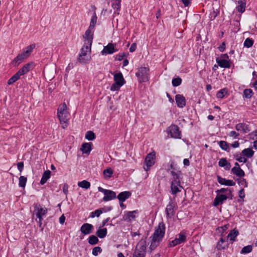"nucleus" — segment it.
Wrapping results in <instances>:
<instances>
[{
    "mask_svg": "<svg viewBox=\"0 0 257 257\" xmlns=\"http://www.w3.org/2000/svg\"><path fill=\"white\" fill-rule=\"evenodd\" d=\"M97 17L95 12H94L92 16L91 17L89 26L87 30L85 31L84 35L83 36V38H86V41L87 42L86 44H88L90 47L92 45V41L93 39V33L91 34V31L93 30L97 22Z\"/></svg>",
    "mask_w": 257,
    "mask_h": 257,
    "instance_id": "obj_1",
    "label": "nucleus"
},
{
    "mask_svg": "<svg viewBox=\"0 0 257 257\" xmlns=\"http://www.w3.org/2000/svg\"><path fill=\"white\" fill-rule=\"evenodd\" d=\"M149 68L146 67H141L138 69V71L136 73V76L140 83L147 82L149 80Z\"/></svg>",
    "mask_w": 257,
    "mask_h": 257,
    "instance_id": "obj_2",
    "label": "nucleus"
},
{
    "mask_svg": "<svg viewBox=\"0 0 257 257\" xmlns=\"http://www.w3.org/2000/svg\"><path fill=\"white\" fill-rule=\"evenodd\" d=\"M141 239L136 246V251L133 257H145L146 252L147 243L146 238Z\"/></svg>",
    "mask_w": 257,
    "mask_h": 257,
    "instance_id": "obj_3",
    "label": "nucleus"
},
{
    "mask_svg": "<svg viewBox=\"0 0 257 257\" xmlns=\"http://www.w3.org/2000/svg\"><path fill=\"white\" fill-rule=\"evenodd\" d=\"M165 224L163 221L160 222L157 227H156L155 231L152 235V237L160 240H162L165 233Z\"/></svg>",
    "mask_w": 257,
    "mask_h": 257,
    "instance_id": "obj_4",
    "label": "nucleus"
},
{
    "mask_svg": "<svg viewBox=\"0 0 257 257\" xmlns=\"http://www.w3.org/2000/svg\"><path fill=\"white\" fill-rule=\"evenodd\" d=\"M98 190L104 194V196L102 198V201H110L116 198V193L112 190L105 189L101 187H98Z\"/></svg>",
    "mask_w": 257,
    "mask_h": 257,
    "instance_id": "obj_5",
    "label": "nucleus"
},
{
    "mask_svg": "<svg viewBox=\"0 0 257 257\" xmlns=\"http://www.w3.org/2000/svg\"><path fill=\"white\" fill-rule=\"evenodd\" d=\"M168 134L171 138L174 139L181 138V132L179 126L176 124H171L168 128Z\"/></svg>",
    "mask_w": 257,
    "mask_h": 257,
    "instance_id": "obj_6",
    "label": "nucleus"
},
{
    "mask_svg": "<svg viewBox=\"0 0 257 257\" xmlns=\"http://www.w3.org/2000/svg\"><path fill=\"white\" fill-rule=\"evenodd\" d=\"M34 214L36 217L45 216L48 213V209L46 207H43L40 203H35L34 204Z\"/></svg>",
    "mask_w": 257,
    "mask_h": 257,
    "instance_id": "obj_7",
    "label": "nucleus"
},
{
    "mask_svg": "<svg viewBox=\"0 0 257 257\" xmlns=\"http://www.w3.org/2000/svg\"><path fill=\"white\" fill-rule=\"evenodd\" d=\"M156 159L155 153H150L146 156L145 161L144 168L146 171H148L150 167L155 164V160Z\"/></svg>",
    "mask_w": 257,
    "mask_h": 257,
    "instance_id": "obj_8",
    "label": "nucleus"
},
{
    "mask_svg": "<svg viewBox=\"0 0 257 257\" xmlns=\"http://www.w3.org/2000/svg\"><path fill=\"white\" fill-rule=\"evenodd\" d=\"M176 203L173 201L171 197H169V202L165 209L166 217L167 218L171 219L175 215L174 208L176 205Z\"/></svg>",
    "mask_w": 257,
    "mask_h": 257,
    "instance_id": "obj_9",
    "label": "nucleus"
},
{
    "mask_svg": "<svg viewBox=\"0 0 257 257\" xmlns=\"http://www.w3.org/2000/svg\"><path fill=\"white\" fill-rule=\"evenodd\" d=\"M116 43H109L106 46H104L103 49L101 51L102 55L112 54L118 51V49L115 48Z\"/></svg>",
    "mask_w": 257,
    "mask_h": 257,
    "instance_id": "obj_10",
    "label": "nucleus"
},
{
    "mask_svg": "<svg viewBox=\"0 0 257 257\" xmlns=\"http://www.w3.org/2000/svg\"><path fill=\"white\" fill-rule=\"evenodd\" d=\"M35 66V63L33 61H31L24 65L17 73L21 76L28 73L30 70L33 69Z\"/></svg>",
    "mask_w": 257,
    "mask_h": 257,
    "instance_id": "obj_11",
    "label": "nucleus"
},
{
    "mask_svg": "<svg viewBox=\"0 0 257 257\" xmlns=\"http://www.w3.org/2000/svg\"><path fill=\"white\" fill-rule=\"evenodd\" d=\"M123 215L122 219L126 222H131L132 219H135L136 217L135 214H138L139 211L138 210L132 211H125Z\"/></svg>",
    "mask_w": 257,
    "mask_h": 257,
    "instance_id": "obj_12",
    "label": "nucleus"
},
{
    "mask_svg": "<svg viewBox=\"0 0 257 257\" xmlns=\"http://www.w3.org/2000/svg\"><path fill=\"white\" fill-rule=\"evenodd\" d=\"M94 227L91 224L85 223L81 225L80 230L83 235H87L91 233Z\"/></svg>",
    "mask_w": 257,
    "mask_h": 257,
    "instance_id": "obj_13",
    "label": "nucleus"
},
{
    "mask_svg": "<svg viewBox=\"0 0 257 257\" xmlns=\"http://www.w3.org/2000/svg\"><path fill=\"white\" fill-rule=\"evenodd\" d=\"M113 79L115 82L123 85L126 81L123 78L122 73L120 71H116L113 73Z\"/></svg>",
    "mask_w": 257,
    "mask_h": 257,
    "instance_id": "obj_14",
    "label": "nucleus"
},
{
    "mask_svg": "<svg viewBox=\"0 0 257 257\" xmlns=\"http://www.w3.org/2000/svg\"><path fill=\"white\" fill-rule=\"evenodd\" d=\"M28 57L23 53L19 54L12 61V64L15 67L18 66Z\"/></svg>",
    "mask_w": 257,
    "mask_h": 257,
    "instance_id": "obj_15",
    "label": "nucleus"
},
{
    "mask_svg": "<svg viewBox=\"0 0 257 257\" xmlns=\"http://www.w3.org/2000/svg\"><path fill=\"white\" fill-rule=\"evenodd\" d=\"M216 63L218 65L223 68H230L231 67V61L230 60L220 59L219 57L216 58Z\"/></svg>",
    "mask_w": 257,
    "mask_h": 257,
    "instance_id": "obj_16",
    "label": "nucleus"
},
{
    "mask_svg": "<svg viewBox=\"0 0 257 257\" xmlns=\"http://www.w3.org/2000/svg\"><path fill=\"white\" fill-rule=\"evenodd\" d=\"M217 180L218 182L222 185H225L227 186H233L235 185V182L231 180L226 179L222 178L221 176L217 175Z\"/></svg>",
    "mask_w": 257,
    "mask_h": 257,
    "instance_id": "obj_17",
    "label": "nucleus"
},
{
    "mask_svg": "<svg viewBox=\"0 0 257 257\" xmlns=\"http://www.w3.org/2000/svg\"><path fill=\"white\" fill-rule=\"evenodd\" d=\"M177 106L179 108H183L186 105V99L182 94H177L175 96Z\"/></svg>",
    "mask_w": 257,
    "mask_h": 257,
    "instance_id": "obj_18",
    "label": "nucleus"
},
{
    "mask_svg": "<svg viewBox=\"0 0 257 257\" xmlns=\"http://www.w3.org/2000/svg\"><path fill=\"white\" fill-rule=\"evenodd\" d=\"M226 200L227 197L226 195L223 194H221V195H217L214 199L213 205L216 207L219 204H223Z\"/></svg>",
    "mask_w": 257,
    "mask_h": 257,
    "instance_id": "obj_19",
    "label": "nucleus"
},
{
    "mask_svg": "<svg viewBox=\"0 0 257 257\" xmlns=\"http://www.w3.org/2000/svg\"><path fill=\"white\" fill-rule=\"evenodd\" d=\"M92 146L91 143H83L80 150L83 154L89 155L92 149Z\"/></svg>",
    "mask_w": 257,
    "mask_h": 257,
    "instance_id": "obj_20",
    "label": "nucleus"
},
{
    "mask_svg": "<svg viewBox=\"0 0 257 257\" xmlns=\"http://www.w3.org/2000/svg\"><path fill=\"white\" fill-rule=\"evenodd\" d=\"M235 128L237 131H241L243 133H247L250 131L249 125L245 123H237Z\"/></svg>",
    "mask_w": 257,
    "mask_h": 257,
    "instance_id": "obj_21",
    "label": "nucleus"
},
{
    "mask_svg": "<svg viewBox=\"0 0 257 257\" xmlns=\"http://www.w3.org/2000/svg\"><path fill=\"white\" fill-rule=\"evenodd\" d=\"M132 193L128 191H125L120 192L116 198L118 199L119 201L124 202L126 199L131 197Z\"/></svg>",
    "mask_w": 257,
    "mask_h": 257,
    "instance_id": "obj_22",
    "label": "nucleus"
},
{
    "mask_svg": "<svg viewBox=\"0 0 257 257\" xmlns=\"http://www.w3.org/2000/svg\"><path fill=\"white\" fill-rule=\"evenodd\" d=\"M239 231L236 228H235L231 230L226 236L227 240L229 239L230 241L232 243L233 241H236V237L238 235Z\"/></svg>",
    "mask_w": 257,
    "mask_h": 257,
    "instance_id": "obj_23",
    "label": "nucleus"
},
{
    "mask_svg": "<svg viewBox=\"0 0 257 257\" xmlns=\"http://www.w3.org/2000/svg\"><path fill=\"white\" fill-rule=\"evenodd\" d=\"M237 3L238 4V6L236 7V11L241 13H243L245 11L246 8V1L245 0H238L237 1Z\"/></svg>",
    "mask_w": 257,
    "mask_h": 257,
    "instance_id": "obj_24",
    "label": "nucleus"
},
{
    "mask_svg": "<svg viewBox=\"0 0 257 257\" xmlns=\"http://www.w3.org/2000/svg\"><path fill=\"white\" fill-rule=\"evenodd\" d=\"M171 174L173 177V180L172 182H177L178 184L180 185L181 183L180 179H182V178L180 177V176L182 174L181 171L180 170L177 172L171 171Z\"/></svg>",
    "mask_w": 257,
    "mask_h": 257,
    "instance_id": "obj_25",
    "label": "nucleus"
},
{
    "mask_svg": "<svg viewBox=\"0 0 257 257\" xmlns=\"http://www.w3.org/2000/svg\"><path fill=\"white\" fill-rule=\"evenodd\" d=\"M58 117L60 120L61 123H65V126H63L62 127L65 128V127L68 126V123L69 121V119L67 118V113H61L57 114Z\"/></svg>",
    "mask_w": 257,
    "mask_h": 257,
    "instance_id": "obj_26",
    "label": "nucleus"
},
{
    "mask_svg": "<svg viewBox=\"0 0 257 257\" xmlns=\"http://www.w3.org/2000/svg\"><path fill=\"white\" fill-rule=\"evenodd\" d=\"M51 172L50 170H47L44 172L40 182V185H44L47 182L51 177Z\"/></svg>",
    "mask_w": 257,
    "mask_h": 257,
    "instance_id": "obj_27",
    "label": "nucleus"
},
{
    "mask_svg": "<svg viewBox=\"0 0 257 257\" xmlns=\"http://www.w3.org/2000/svg\"><path fill=\"white\" fill-rule=\"evenodd\" d=\"M121 0H114L111 4L112 8L115 10V14L118 15L119 12L120 11Z\"/></svg>",
    "mask_w": 257,
    "mask_h": 257,
    "instance_id": "obj_28",
    "label": "nucleus"
},
{
    "mask_svg": "<svg viewBox=\"0 0 257 257\" xmlns=\"http://www.w3.org/2000/svg\"><path fill=\"white\" fill-rule=\"evenodd\" d=\"M107 233V229L106 228H102L99 227L98 229L96 232V235L100 238H104Z\"/></svg>",
    "mask_w": 257,
    "mask_h": 257,
    "instance_id": "obj_29",
    "label": "nucleus"
},
{
    "mask_svg": "<svg viewBox=\"0 0 257 257\" xmlns=\"http://www.w3.org/2000/svg\"><path fill=\"white\" fill-rule=\"evenodd\" d=\"M178 186L182 188L180 184H178L177 182H172L171 185V192L172 194L175 195L181 192V190L179 189Z\"/></svg>",
    "mask_w": 257,
    "mask_h": 257,
    "instance_id": "obj_30",
    "label": "nucleus"
},
{
    "mask_svg": "<svg viewBox=\"0 0 257 257\" xmlns=\"http://www.w3.org/2000/svg\"><path fill=\"white\" fill-rule=\"evenodd\" d=\"M231 172L235 175L236 176L239 177H242L245 176V173L240 167H233L231 169Z\"/></svg>",
    "mask_w": 257,
    "mask_h": 257,
    "instance_id": "obj_31",
    "label": "nucleus"
},
{
    "mask_svg": "<svg viewBox=\"0 0 257 257\" xmlns=\"http://www.w3.org/2000/svg\"><path fill=\"white\" fill-rule=\"evenodd\" d=\"M85 39L84 40V45L82 47V48L80 50V53L79 55H82L86 56L87 55V52L88 50L90 51L91 46L89 47V45L88 44H86L87 41H86V38H84Z\"/></svg>",
    "mask_w": 257,
    "mask_h": 257,
    "instance_id": "obj_32",
    "label": "nucleus"
},
{
    "mask_svg": "<svg viewBox=\"0 0 257 257\" xmlns=\"http://www.w3.org/2000/svg\"><path fill=\"white\" fill-rule=\"evenodd\" d=\"M91 60L90 56H86L82 55H78L77 61L79 63L81 64H88Z\"/></svg>",
    "mask_w": 257,
    "mask_h": 257,
    "instance_id": "obj_33",
    "label": "nucleus"
},
{
    "mask_svg": "<svg viewBox=\"0 0 257 257\" xmlns=\"http://www.w3.org/2000/svg\"><path fill=\"white\" fill-rule=\"evenodd\" d=\"M176 238L180 244L186 242L187 239L185 232L184 231H181L176 235Z\"/></svg>",
    "mask_w": 257,
    "mask_h": 257,
    "instance_id": "obj_34",
    "label": "nucleus"
},
{
    "mask_svg": "<svg viewBox=\"0 0 257 257\" xmlns=\"http://www.w3.org/2000/svg\"><path fill=\"white\" fill-rule=\"evenodd\" d=\"M254 153V152L250 148L244 149L241 152V154L243 156L248 158L252 157L253 156Z\"/></svg>",
    "mask_w": 257,
    "mask_h": 257,
    "instance_id": "obj_35",
    "label": "nucleus"
},
{
    "mask_svg": "<svg viewBox=\"0 0 257 257\" xmlns=\"http://www.w3.org/2000/svg\"><path fill=\"white\" fill-rule=\"evenodd\" d=\"M228 93V89L226 88H223L221 89L219 91H218L216 93V97L217 98H223L225 95Z\"/></svg>",
    "mask_w": 257,
    "mask_h": 257,
    "instance_id": "obj_36",
    "label": "nucleus"
},
{
    "mask_svg": "<svg viewBox=\"0 0 257 257\" xmlns=\"http://www.w3.org/2000/svg\"><path fill=\"white\" fill-rule=\"evenodd\" d=\"M104 209L105 207L97 209L94 211L91 212L89 217L91 218H94L95 216L98 217L103 213V210Z\"/></svg>",
    "mask_w": 257,
    "mask_h": 257,
    "instance_id": "obj_37",
    "label": "nucleus"
},
{
    "mask_svg": "<svg viewBox=\"0 0 257 257\" xmlns=\"http://www.w3.org/2000/svg\"><path fill=\"white\" fill-rule=\"evenodd\" d=\"M220 148L227 152H229L230 148H229V144L224 141H220L218 143Z\"/></svg>",
    "mask_w": 257,
    "mask_h": 257,
    "instance_id": "obj_38",
    "label": "nucleus"
},
{
    "mask_svg": "<svg viewBox=\"0 0 257 257\" xmlns=\"http://www.w3.org/2000/svg\"><path fill=\"white\" fill-rule=\"evenodd\" d=\"M36 47L35 44H32L29 46H28L26 48V50L24 51L23 52L28 57H29L32 52L33 49Z\"/></svg>",
    "mask_w": 257,
    "mask_h": 257,
    "instance_id": "obj_39",
    "label": "nucleus"
},
{
    "mask_svg": "<svg viewBox=\"0 0 257 257\" xmlns=\"http://www.w3.org/2000/svg\"><path fill=\"white\" fill-rule=\"evenodd\" d=\"M253 94L252 90L250 88H246L243 90V97L246 99L250 98Z\"/></svg>",
    "mask_w": 257,
    "mask_h": 257,
    "instance_id": "obj_40",
    "label": "nucleus"
},
{
    "mask_svg": "<svg viewBox=\"0 0 257 257\" xmlns=\"http://www.w3.org/2000/svg\"><path fill=\"white\" fill-rule=\"evenodd\" d=\"M162 241V240H160L159 239H157V238L155 239L153 237H152L151 244L150 246V249H151V251L155 249L156 247L159 245L160 242Z\"/></svg>",
    "mask_w": 257,
    "mask_h": 257,
    "instance_id": "obj_41",
    "label": "nucleus"
},
{
    "mask_svg": "<svg viewBox=\"0 0 257 257\" xmlns=\"http://www.w3.org/2000/svg\"><path fill=\"white\" fill-rule=\"evenodd\" d=\"M21 76L17 73H15L12 77H11L8 81L7 83L9 85L13 84L14 83L16 82L19 79Z\"/></svg>",
    "mask_w": 257,
    "mask_h": 257,
    "instance_id": "obj_42",
    "label": "nucleus"
},
{
    "mask_svg": "<svg viewBox=\"0 0 257 257\" xmlns=\"http://www.w3.org/2000/svg\"><path fill=\"white\" fill-rule=\"evenodd\" d=\"M78 186L82 188L88 189L90 187V183L87 180H83L78 183Z\"/></svg>",
    "mask_w": 257,
    "mask_h": 257,
    "instance_id": "obj_43",
    "label": "nucleus"
},
{
    "mask_svg": "<svg viewBox=\"0 0 257 257\" xmlns=\"http://www.w3.org/2000/svg\"><path fill=\"white\" fill-rule=\"evenodd\" d=\"M99 241L98 237L95 235H91L89 236L88 238V242L91 245H95Z\"/></svg>",
    "mask_w": 257,
    "mask_h": 257,
    "instance_id": "obj_44",
    "label": "nucleus"
},
{
    "mask_svg": "<svg viewBox=\"0 0 257 257\" xmlns=\"http://www.w3.org/2000/svg\"><path fill=\"white\" fill-rule=\"evenodd\" d=\"M85 138L88 141H93L96 138V135L92 131H89L86 132Z\"/></svg>",
    "mask_w": 257,
    "mask_h": 257,
    "instance_id": "obj_45",
    "label": "nucleus"
},
{
    "mask_svg": "<svg viewBox=\"0 0 257 257\" xmlns=\"http://www.w3.org/2000/svg\"><path fill=\"white\" fill-rule=\"evenodd\" d=\"M254 43V41L252 38H246L243 43V46L247 48L251 47Z\"/></svg>",
    "mask_w": 257,
    "mask_h": 257,
    "instance_id": "obj_46",
    "label": "nucleus"
},
{
    "mask_svg": "<svg viewBox=\"0 0 257 257\" xmlns=\"http://www.w3.org/2000/svg\"><path fill=\"white\" fill-rule=\"evenodd\" d=\"M182 79L179 76L173 78L172 80V84L174 87H177L182 83Z\"/></svg>",
    "mask_w": 257,
    "mask_h": 257,
    "instance_id": "obj_47",
    "label": "nucleus"
},
{
    "mask_svg": "<svg viewBox=\"0 0 257 257\" xmlns=\"http://www.w3.org/2000/svg\"><path fill=\"white\" fill-rule=\"evenodd\" d=\"M113 173V170L111 168H107L103 170V174L105 178L111 177Z\"/></svg>",
    "mask_w": 257,
    "mask_h": 257,
    "instance_id": "obj_48",
    "label": "nucleus"
},
{
    "mask_svg": "<svg viewBox=\"0 0 257 257\" xmlns=\"http://www.w3.org/2000/svg\"><path fill=\"white\" fill-rule=\"evenodd\" d=\"M67 105L65 102L61 104L57 109V114L67 113Z\"/></svg>",
    "mask_w": 257,
    "mask_h": 257,
    "instance_id": "obj_49",
    "label": "nucleus"
},
{
    "mask_svg": "<svg viewBox=\"0 0 257 257\" xmlns=\"http://www.w3.org/2000/svg\"><path fill=\"white\" fill-rule=\"evenodd\" d=\"M27 181V177L21 176L19 178V186L20 187L24 188Z\"/></svg>",
    "mask_w": 257,
    "mask_h": 257,
    "instance_id": "obj_50",
    "label": "nucleus"
},
{
    "mask_svg": "<svg viewBox=\"0 0 257 257\" xmlns=\"http://www.w3.org/2000/svg\"><path fill=\"white\" fill-rule=\"evenodd\" d=\"M252 250V246L251 245H248L244 246L240 251L241 254H246L250 252Z\"/></svg>",
    "mask_w": 257,
    "mask_h": 257,
    "instance_id": "obj_51",
    "label": "nucleus"
},
{
    "mask_svg": "<svg viewBox=\"0 0 257 257\" xmlns=\"http://www.w3.org/2000/svg\"><path fill=\"white\" fill-rule=\"evenodd\" d=\"M236 181H237L238 184L239 185H243L244 188H246L248 186V182L244 178L236 179Z\"/></svg>",
    "mask_w": 257,
    "mask_h": 257,
    "instance_id": "obj_52",
    "label": "nucleus"
},
{
    "mask_svg": "<svg viewBox=\"0 0 257 257\" xmlns=\"http://www.w3.org/2000/svg\"><path fill=\"white\" fill-rule=\"evenodd\" d=\"M128 55V53H119L115 56V60L121 61L124 57H127Z\"/></svg>",
    "mask_w": 257,
    "mask_h": 257,
    "instance_id": "obj_53",
    "label": "nucleus"
},
{
    "mask_svg": "<svg viewBox=\"0 0 257 257\" xmlns=\"http://www.w3.org/2000/svg\"><path fill=\"white\" fill-rule=\"evenodd\" d=\"M228 243H226L225 244L220 243V242H217L216 244V248L218 250L224 249L225 248H227L228 247Z\"/></svg>",
    "mask_w": 257,
    "mask_h": 257,
    "instance_id": "obj_54",
    "label": "nucleus"
},
{
    "mask_svg": "<svg viewBox=\"0 0 257 257\" xmlns=\"http://www.w3.org/2000/svg\"><path fill=\"white\" fill-rule=\"evenodd\" d=\"M245 196V192H244V189L243 188H241V189L238 191V196L239 197L242 199L241 200L240 199H238L237 201L238 202H240L241 201H243V199L244 198Z\"/></svg>",
    "mask_w": 257,
    "mask_h": 257,
    "instance_id": "obj_55",
    "label": "nucleus"
},
{
    "mask_svg": "<svg viewBox=\"0 0 257 257\" xmlns=\"http://www.w3.org/2000/svg\"><path fill=\"white\" fill-rule=\"evenodd\" d=\"M122 85H120V84L115 82L112 84L110 87V90L111 91H118L120 89V87Z\"/></svg>",
    "mask_w": 257,
    "mask_h": 257,
    "instance_id": "obj_56",
    "label": "nucleus"
},
{
    "mask_svg": "<svg viewBox=\"0 0 257 257\" xmlns=\"http://www.w3.org/2000/svg\"><path fill=\"white\" fill-rule=\"evenodd\" d=\"M228 161L225 158H221L218 162V166L220 167H225L227 164Z\"/></svg>",
    "mask_w": 257,
    "mask_h": 257,
    "instance_id": "obj_57",
    "label": "nucleus"
},
{
    "mask_svg": "<svg viewBox=\"0 0 257 257\" xmlns=\"http://www.w3.org/2000/svg\"><path fill=\"white\" fill-rule=\"evenodd\" d=\"M102 251V249L99 246H96L94 247L92 249V254L94 256H97L98 255V253H100Z\"/></svg>",
    "mask_w": 257,
    "mask_h": 257,
    "instance_id": "obj_58",
    "label": "nucleus"
},
{
    "mask_svg": "<svg viewBox=\"0 0 257 257\" xmlns=\"http://www.w3.org/2000/svg\"><path fill=\"white\" fill-rule=\"evenodd\" d=\"M229 226V224H226L222 226L218 227L217 228V229L219 230V232H221V233L222 234L228 229Z\"/></svg>",
    "mask_w": 257,
    "mask_h": 257,
    "instance_id": "obj_59",
    "label": "nucleus"
},
{
    "mask_svg": "<svg viewBox=\"0 0 257 257\" xmlns=\"http://www.w3.org/2000/svg\"><path fill=\"white\" fill-rule=\"evenodd\" d=\"M177 244H180V243L178 241L177 238H176L175 239L170 241L169 243V246L170 247H174Z\"/></svg>",
    "mask_w": 257,
    "mask_h": 257,
    "instance_id": "obj_60",
    "label": "nucleus"
},
{
    "mask_svg": "<svg viewBox=\"0 0 257 257\" xmlns=\"http://www.w3.org/2000/svg\"><path fill=\"white\" fill-rule=\"evenodd\" d=\"M228 136L230 137H233L234 139H236L239 136V134L236 133L234 131H232L230 132V133L228 134Z\"/></svg>",
    "mask_w": 257,
    "mask_h": 257,
    "instance_id": "obj_61",
    "label": "nucleus"
},
{
    "mask_svg": "<svg viewBox=\"0 0 257 257\" xmlns=\"http://www.w3.org/2000/svg\"><path fill=\"white\" fill-rule=\"evenodd\" d=\"M24 164L23 162H20L17 163L18 170L21 173L24 169Z\"/></svg>",
    "mask_w": 257,
    "mask_h": 257,
    "instance_id": "obj_62",
    "label": "nucleus"
},
{
    "mask_svg": "<svg viewBox=\"0 0 257 257\" xmlns=\"http://www.w3.org/2000/svg\"><path fill=\"white\" fill-rule=\"evenodd\" d=\"M43 216H40V217H37V218H38L39 221H38V225L40 228H41V231L43 230L44 226L42 227V220H43Z\"/></svg>",
    "mask_w": 257,
    "mask_h": 257,
    "instance_id": "obj_63",
    "label": "nucleus"
},
{
    "mask_svg": "<svg viewBox=\"0 0 257 257\" xmlns=\"http://www.w3.org/2000/svg\"><path fill=\"white\" fill-rule=\"evenodd\" d=\"M137 44L136 43H133L130 48L129 51L130 52L133 53L135 52L137 49Z\"/></svg>",
    "mask_w": 257,
    "mask_h": 257,
    "instance_id": "obj_64",
    "label": "nucleus"
}]
</instances>
